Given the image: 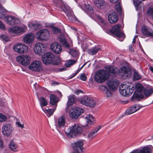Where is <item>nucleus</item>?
<instances>
[{
  "mask_svg": "<svg viewBox=\"0 0 153 153\" xmlns=\"http://www.w3.org/2000/svg\"><path fill=\"white\" fill-rule=\"evenodd\" d=\"M120 27L121 25L120 24L115 25L112 27L110 32L113 34L115 35L116 36L120 38L121 39H120V40L122 41L125 38L126 36L124 33L120 30Z\"/></svg>",
  "mask_w": 153,
  "mask_h": 153,
  "instance_id": "7",
  "label": "nucleus"
},
{
  "mask_svg": "<svg viewBox=\"0 0 153 153\" xmlns=\"http://www.w3.org/2000/svg\"><path fill=\"white\" fill-rule=\"evenodd\" d=\"M120 73L123 74V75H122V77L125 75L126 77H127L130 74L131 69L128 67L123 66L120 68Z\"/></svg>",
  "mask_w": 153,
  "mask_h": 153,
  "instance_id": "26",
  "label": "nucleus"
},
{
  "mask_svg": "<svg viewBox=\"0 0 153 153\" xmlns=\"http://www.w3.org/2000/svg\"><path fill=\"white\" fill-rule=\"evenodd\" d=\"M116 10L118 12H122V8L119 4H117L115 6Z\"/></svg>",
  "mask_w": 153,
  "mask_h": 153,
  "instance_id": "50",
  "label": "nucleus"
},
{
  "mask_svg": "<svg viewBox=\"0 0 153 153\" xmlns=\"http://www.w3.org/2000/svg\"><path fill=\"white\" fill-rule=\"evenodd\" d=\"M118 18L116 13L114 10L110 11L108 14V19L111 23H114L116 22Z\"/></svg>",
  "mask_w": 153,
  "mask_h": 153,
  "instance_id": "18",
  "label": "nucleus"
},
{
  "mask_svg": "<svg viewBox=\"0 0 153 153\" xmlns=\"http://www.w3.org/2000/svg\"><path fill=\"white\" fill-rule=\"evenodd\" d=\"M76 62V60H70L69 61L68 63L70 65H73V64L75 63Z\"/></svg>",
  "mask_w": 153,
  "mask_h": 153,
  "instance_id": "57",
  "label": "nucleus"
},
{
  "mask_svg": "<svg viewBox=\"0 0 153 153\" xmlns=\"http://www.w3.org/2000/svg\"><path fill=\"white\" fill-rule=\"evenodd\" d=\"M100 128V126H99L94 129L91 131L88 134V138L91 139L95 137L97 135V133Z\"/></svg>",
  "mask_w": 153,
  "mask_h": 153,
  "instance_id": "30",
  "label": "nucleus"
},
{
  "mask_svg": "<svg viewBox=\"0 0 153 153\" xmlns=\"http://www.w3.org/2000/svg\"><path fill=\"white\" fill-rule=\"evenodd\" d=\"M100 89L103 92H105L108 89L107 87L104 85H101L99 87Z\"/></svg>",
  "mask_w": 153,
  "mask_h": 153,
  "instance_id": "51",
  "label": "nucleus"
},
{
  "mask_svg": "<svg viewBox=\"0 0 153 153\" xmlns=\"http://www.w3.org/2000/svg\"><path fill=\"white\" fill-rule=\"evenodd\" d=\"M33 34L30 33L27 34L23 38V41L26 44H30L32 43L34 39Z\"/></svg>",
  "mask_w": 153,
  "mask_h": 153,
  "instance_id": "25",
  "label": "nucleus"
},
{
  "mask_svg": "<svg viewBox=\"0 0 153 153\" xmlns=\"http://www.w3.org/2000/svg\"><path fill=\"white\" fill-rule=\"evenodd\" d=\"M134 89V87L133 86L123 84L120 88V94L123 96H128L133 93Z\"/></svg>",
  "mask_w": 153,
  "mask_h": 153,
  "instance_id": "8",
  "label": "nucleus"
},
{
  "mask_svg": "<svg viewBox=\"0 0 153 153\" xmlns=\"http://www.w3.org/2000/svg\"><path fill=\"white\" fill-rule=\"evenodd\" d=\"M119 0H110V1L112 3H115L118 1Z\"/></svg>",
  "mask_w": 153,
  "mask_h": 153,
  "instance_id": "60",
  "label": "nucleus"
},
{
  "mask_svg": "<svg viewBox=\"0 0 153 153\" xmlns=\"http://www.w3.org/2000/svg\"><path fill=\"white\" fill-rule=\"evenodd\" d=\"M41 107L46 106L48 105V102L46 99L44 97H41L38 98Z\"/></svg>",
  "mask_w": 153,
  "mask_h": 153,
  "instance_id": "34",
  "label": "nucleus"
},
{
  "mask_svg": "<svg viewBox=\"0 0 153 153\" xmlns=\"http://www.w3.org/2000/svg\"><path fill=\"white\" fill-rule=\"evenodd\" d=\"M144 93L146 97H149L153 93V88H150L144 89Z\"/></svg>",
  "mask_w": 153,
  "mask_h": 153,
  "instance_id": "36",
  "label": "nucleus"
},
{
  "mask_svg": "<svg viewBox=\"0 0 153 153\" xmlns=\"http://www.w3.org/2000/svg\"><path fill=\"white\" fill-rule=\"evenodd\" d=\"M13 129L11 124H5L2 127V132L4 135L7 136H9L12 133Z\"/></svg>",
  "mask_w": 153,
  "mask_h": 153,
  "instance_id": "12",
  "label": "nucleus"
},
{
  "mask_svg": "<svg viewBox=\"0 0 153 153\" xmlns=\"http://www.w3.org/2000/svg\"><path fill=\"white\" fill-rule=\"evenodd\" d=\"M9 147L10 149L13 151L16 152L17 151V145L13 141L10 142L9 144Z\"/></svg>",
  "mask_w": 153,
  "mask_h": 153,
  "instance_id": "40",
  "label": "nucleus"
},
{
  "mask_svg": "<svg viewBox=\"0 0 153 153\" xmlns=\"http://www.w3.org/2000/svg\"><path fill=\"white\" fill-rule=\"evenodd\" d=\"M82 93L83 91L81 90H78L74 92V93L77 95H78L79 93Z\"/></svg>",
  "mask_w": 153,
  "mask_h": 153,
  "instance_id": "58",
  "label": "nucleus"
},
{
  "mask_svg": "<svg viewBox=\"0 0 153 153\" xmlns=\"http://www.w3.org/2000/svg\"><path fill=\"white\" fill-rule=\"evenodd\" d=\"M136 91L135 92L132 97L131 100L132 101H139L140 99L144 97V96L142 92L143 89V87L140 83H137L135 85Z\"/></svg>",
  "mask_w": 153,
  "mask_h": 153,
  "instance_id": "4",
  "label": "nucleus"
},
{
  "mask_svg": "<svg viewBox=\"0 0 153 153\" xmlns=\"http://www.w3.org/2000/svg\"><path fill=\"white\" fill-rule=\"evenodd\" d=\"M6 23L9 25H14L18 23V19L11 16H5L3 18Z\"/></svg>",
  "mask_w": 153,
  "mask_h": 153,
  "instance_id": "19",
  "label": "nucleus"
},
{
  "mask_svg": "<svg viewBox=\"0 0 153 153\" xmlns=\"http://www.w3.org/2000/svg\"><path fill=\"white\" fill-rule=\"evenodd\" d=\"M65 123V118L64 116H62L58 119L57 127L61 128L64 126Z\"/></svg>",
  "mask_w": 153,
  "mask_h": 153,
  "instance_id": "29",
  "label": "nucleus"
},
{
  "mask_svg": "<svg viewBox=\"0 0 153 153\" xmlns=\"http://www.w3.org/2000/svg\"><path fill=\"white\" fill-rule=\"evenodd\" d=\"M13 49L19 53L23 54L28 51V48L25 45L18 44L14 45Z\"/></svg>",
  "mask_w": 153,
  "mask_h": 153,
  "instance_id": "10",
  "label": "nucleus"
},
{
  "mask_svg": "<svg viewBox=\"0 0 153 153\" xmlns=\"http://www.w3.org/2000/svg\"><path fill=\"white\" fill-rule=\"evenodd\" d=\"M133 3L136 10H137L139 6L142 2L140 0H133Z\"/></svg>",
  "mask_w": 153,
  "mask_h": 153,
  "instance_id": "43",
  "label": "nucleus"
},
{
  "mask_svg": "<svg viewBox=\"0 0 153 153\" xmlns=\"http://www.w3.org/2000/svg\"><path fill=\"white\" fill-rule=\"evenodd\" d=\"M147 14L151 16L153 20V7H150L147 10Z\"/></svg>",
  "mask_w": 153,
  "mask_h": 153,
  "instance_id": "45",
  "label": "nucleus"
},
{
  "mask_svg": "<svg viewBox=\"0 0 153 153\" xmlns=\"http://www.w3.org/2000/svg\"><path fill=\"white\" fill-rule=\"evenodd\" d=\"M42 61L44 64L48 65L52 64L57 65L60 63V60L58 57H55L51 52H48L42 57Z\"/></svg>",
  "mask_w": 153,
  "mask_h": 153,
  "instance_id": "1",
  "label": "nucleus"
},
{
  "mask_svg": "<svg viewBox=\"0 0 153 153\" xmlns=\"http://www.w3.org/2000/svg\"><path fill=\"white\" fill-rule=\"evenodd\" d=\"M42 109L44 112L47 115L48 117L52 115L55 111L54 109H43V108H42Z\"/></svg>",
  "mask_w": 153,
  "mask_h": 153,
  "instance_id": "37",
  "label": "nucleus"
},
{
  "mask_svg": "<svg viewBox=\"0 0 153 153\" xmlns=\"http://www.w3.org/2000/svg\"><path fill=\"white\" fill-rule=\"evenodd\" d=\"M95 6L100 9L105 8L107 5V4L103 0H96L94 1Z\"/></svg>",
  "mask_w": 153,
  "mask_h": 153,
  "instance_id": "27",
  "label": "nucleus"
},
{
  "mask_svg": "<svg viewBox=\"0 0 153 153\" xmlns=\"http://www.w3.org/2000/svg\"><path fill=\"white\" fill-rule=\"evenodd\" d=\"M0 38L2 40L5 42H7L9 40V39L8 36L5 34L2 35L0 36Z\"/></svg>",
  "mask_w": 153,
  "mask_h": 153,
  "instance_id": "46",
  "label": "nucleus"
},
{
  "mask_svg": "<svg viewBox=\"0 0 153 153\" xmlns=\"http://www.w3.org/2000/svg\"><path fill=\"white\" fill-rule=\"evenodd\" d=\"M7 119V117L5 115L0 113V122L5 121Z\"/></svg>",
  "mask_w": 153,
  "mask_h": 153,
  "instance_id": "48",
  "label": "nucleus"
},
{
  "mask_svg": "<svg viewBox=\"0 0 153 153\" xmlns=\"http://www.w3.org/2000/svg\"><path fill=\"white\" fill-rule=\"evenodd\" d=\"M152 149L148 146L144 147L142 149H140L141 153H151Z\"/></svg>",
  "mask_w": 153,
  "mask_h": 153,
  "instance_id": "41",
  "label": "nucleus"
},
{
  "mask_svg": "<svg viewBox=\"0 0 153 153\" xmlns=\"http://www.w3.org/2000/svg\"><path fill=\"white\" fill-rule=\"evenodd\" d=\"M74 95H72L68 97V101L67 104V106H69L74 103Z\"/></svg>",
  "mask_w": 153,
  "mask_h": 153,
  "instance_id": "39",
  "label": "nucleus"
},
{
  "mask_svg": "<svg viewBox=\"0 0 153 153\" xmlns=\"http://www.w3.org/2000/svg\"><path fill=\"white\" fill-rule=\"evenodd\" d=\"M72 146L74 151L78 153H83L85 149L83 147V143L81 141H78L74 143Z\"/></svg>",
  "mask_w": 153,
  "mask_h": 153,
  "instance_id": "14",
  "label": "nucleus"
},
{
  "mask_svg": "<svg viewBox=\"0 0 153 153\" xmlns=\"http://www.w3.org/2000/svg\"><path fill=\"white\" fill-rule=\"evenodd\" d=\"M16 124L18 126V127H21L22 128H23L24 127L23 125L21 124L19 122H16Z\"/></svg>",
  "mask_w": 153,
  "mask_h": 153,
  "instance_id": "56",
  "label": "nucleus"
},
{
  "mask_svg": "<svg viewBox=\"0 0 153 153\" xmlns=\"http://www.w3.org/2000/svg\"><path fill=\"white\" fill-rule=\"evenodd\" d=\"M50 34L46 29L40 30L36 34V39L40 41L47 40L50 39Z\"/></svg>",
  "mask_w": 153,
  "mask_h": 153,
  "instance_id": "5",
  "label": "nucleus"
},
{
  "mask_svg": "<svg viewBox=\"0 0 153 153\" xmlns=\"http://www.w3.org/2000/svg\"><path fill=\"white\" fill-rule=\"evenodd\" d=\"M118 82L115 79H111L107 81V85L111 90L115 91L118 85Z\"/></svg>",
  "mask_w": 153,
  "mask_h": 153,
  "instance_id": "20",
  "label": "nucleus"
},
{
  "mask_svg": "<svg viewBox=\"0 0 153 153\" xmlns=\"http://www.w3.org/2000/svg\"><path fill=\"white\" fill-rule=\"evenodd\" d=\"M52 84L53 85H58L59 83L58 82H53Z\"/></svg>",
  "mask_w": 153,
  "mask_h": 153,
  "instance_id": "63",
  "label": "nucleus"
},
{
  "mask_svg": "<svg viewBox=\"0 0 153 153\" xmlns=\"http://www.w3.org/2000/svg\"><path fill=\"white\" fill-rule=\"evenodd\" d=\"M87 122L86 125L83 126V128L84 129H88L92 124V121L93 120V117L92 115L87 116L85 117Z\"/></svg>",
  "mask_w": 153,
  "mask_h": 153,
  "instance_id": "28",
  "label": "nucleus"
},
{
  "mask_svg": "<svg viewBox=\"0 0 153 153\" xmlns=\"http://www.w3.org/2000/svg\"><path fill=\"white\" fill-rule=\"evenodd\" d=\"M109 76V74L107 71L103 70H100L96 72L94 79L97 82L102 83L106 80Z\"/></svg>",
  "mask_w": 153,
  "mask_h": 153,
  "instance_id": "3",
  "label": "nucleus"
},
{
  "mask_svg": "<svg viewBox=\"0 0 153 153\" xmlns=\"http://www.w3.org/2000/svg\"><path fill=\"white\" fill-rule=\"evenodd\" d=\"M150 70L152 73H153V67H150Z\"/></svg>",
  "mask_w": 153,
  "mask_h": 153,
  "instance_id": "64",
  "label": "nucleus"
},
{
  "mask_svg": "<svg viewBox=\"0 0 153 153\" xmlns=\"http://www.w3.org/2000/svg\"><path fill=\"white\" fill-rule=\"evenodd\" d=\"M141 77L140 75L136 71H134V80H137L141 79Z\"/></svg>",
  "mask_w": 153,
  "mask_h": 153,
  "instance_id": "44",
  "label": "nucleus"
},
{
  "mask_svg": "<svg viewBox=\"0 0 153 153\" xmlns=\"http://www.w3.org/2000/svg\"><path fill=\"white\" fill-rule=\"evenodd\" d=\"M142 105L137 104L133 105L128 108L125 112L126 115H130L138 110L140 108L143 107Z\"/></svg>",
  "mask_w": 153,
  "mask_h": 153,
  "instance_id": "16",
  "label": "nucleus"
},
{
  "mask_svg": "<svg viewBox=\"0 0 153 153\" xmlns=\"http://www.w3.org/2000/svg\"><path fill=\"white\" fill-rule=\"evenodd\" d=\"M63 11L66 14L68 19L71 21H73L74 19V16L72 9L68 6L65 5L62 8Z\"/></svg>",
  "mask_w": 153,
  "mask_h": 153,
  "instance_id": "15",
  "label": "nucleus"
},
{
  "mask_svg": "<svg viewBox=\"0 0 153 153\" xmlns=\"http://www.w3.org/2000/svg\"><path fill=\"white\" fill-rule=\"evenodd\" d=\"M71 53L72 56L73 57H76L79 55V52L77 51L74 50H71Z\"/></svg>",
  "mask_w": 153,
  "mask_h": 153,
  "instance_id": "47",
  "label": "nucleus"
},
{
  "mask_svg": "<svg viewBox=\"0 0 153 153\" xmlns=\"http://www.w3.org/2000/svg\"><path fill=\"white\" fill-rule=\"evenodd\" d=\"M101 50L100 48L97 46H95L92 48L88 50V53L89 54L93 55L96 54L99 51Z\"/></svg>",
  "mask_w": 153,
  "mask_h": 153,
  "instance_id": "33",
  "label": "nucleus"
},
{
  "mask_svg": "<svg viewBox=\"0 0 153 153\" xmlns=\"http://www.w3.org/2000/svg\"><path fill=\"white\" fill-rule=\"evenodd\" d=\"M0 28L2 29L5 30H6V27L0 21Z\"/></svg>",
  "mask_w": 153,
  "mask_h": 153,
  "instance_id": "53",
  "label": "nucleus"
},
{
  "mask_svg": "<svg viewBox=\"0 0 153 153\" xmlns=\"http://www.w3.org/2000/svg\"><path fill=\"white\" fill-rule=\"evenodd\" d=\"M3 148V143L2 140L0 139V150Z\"/></svg>",
  "mask_w": 153,
  "mask_h": 153,
  "instance_id": "59",
  "label": "nucleus"
},
{
  "mask_svg": "<svg viewBox=\"0 0 153 153\" xmlns=\"http://www.w3.org/2000/svg\"><path fill=\"white\" fill-rule=\"evenodd\" d=\"M130 153H141L140 149H138L134 150L132 152Z\"/></svg>",
  "mask_w": 153,
  "mask_h": 153,
  "instance_id": "55",
  "label": "nucleus"
},
{
  "mask_svg": "<svg viewBox=\"0 0 153 153\" xmlns=\"http://www.w3.org/2000/svg\"><path fill=\"white\" fill-rule=\"evenodd\" d=\"M30 57L27 55L19 56H17L16 58L17 62L25 66L30 64Z\"/></svg>",
  "mask_w": 153,
  "mask_h": 153,
  "instance_id": "9",
  "label": "nucleus"
},
{
  "mask_svg": "<svg viewBox=\"0 0 153 153\" xmlns=\"http://www.w3.org/2000/svg\"><path fill=\"white\" fill-rule=\"evenodd\" d=\"M44 48V46L43 43L38 42L35 45L34 51L36 53L40 55L42 53V50Z\"/></svg>",
  "mask_w": 153,
  "mask_h": 153,
  "instance_id": "24",
  "label": "nucleus"
},
{
  "mask_svg": "<svg viewBox=\"0 0 153 153\" xmlns=\"http://www.w3.org/2000/svg\"><path fill=\"white\" fill-rule=\"evenodd\" d=\"M50 48L53 52L57 54H59L62 50L61 45L56 42L52 43L50 45Z\"/></svg>",
  "mask_w": 153,
  "mask_h": 153,
  "instance_id": "17",
  "label": "nucleus"
},
{
  "mask_svg": "<svg viewBox=\"0 0 153 153\" xmlns=\"http://www.w3.org/2000/svg\"><path fill=\"white\" fill-rule=\"evenodd\" d=\"M105 94H106L107 97H110V96H111V93L108 90V89L107 90V91H105Z\"/></svg>",
  "mask_w": 153,
  "mask_h": 153,
  "instance_id": "54",
  "label": "nucleus"
},
{
  "mask_svg": "<svg viewBox=\"0 0 153 153\" xmlns=\"http://www.w3.org/2000/svg\"><path fill=\"white\" fill-rule=\"evenodd\" d=\"M82 128L78 125L75 124L68 128L65 131V133L69 137L72 138L82 133Z\"/></svg>",
  "mask_w": 153,
  "mask_h": 153,
  "instance_id": "2",
  "label": "nucleus"
},
{
  "mask_svg": "<svg viewBox=\"0 0 153 153\" xmlns=\"http://www.w3.org/2000/svg\"><path fill=\"white\" fill-rule=\"evenodd\" d=\"M28 27L30 29L36 30L39 29L40 25L38 24L31 23L29 24Z\"/></svg>",
  "mask_w": 153,
  "mask_h": 153,
  "instance_id": "35",
  "label": "nucleus"
},
{
  "mask_svg": "<svg viewBox=\"0 0 153 153\" xmlns=\"http://www.w3.org/2000/svg\"><path fill=\"white\" fill-rule=\"evenodd\" d=\"M80 78L82 81H85L87 79V76L84 74H82L80 75Z\"/></svg>",
  "mask_w": 153,
  "mask_h": 153,
  "instance_id": "52",
  "label": "nucleus"
},
{
  "mask_svg": "<svg viewBox=\"0 0 153 153\" xmlns=\"http://www.w3.org/2000/svg\"><path fill=\"white\" fill-rule=\"evenodd\" d=\"M100 21L101 22H102V23H104L105 21L102 18L100 17Z\"/></svg>",
  "mask_w": 153,
  "mask_h": 153,
  "instance_id": "61",
  "label": "nucleus"
},
{
  "mask_svg": "<svg viewBox=\"0 0 153 153\" xmlns=\"http://www.w3.org/2000/svg\"><path fill=\"white\" fill-rule=\"evenodd\" d=\"M84 9L85 11L88 14H92L94 13L92 6L88 4H85L84 5Z\"/></svg>",
  "mask_w": 153,
  "mask_h": 153,
  "instance_id": "32",
  "label": "nucleus"
},
{
  "mask_svg": "<svg viewBox=\"0 0 153 153\" xmlns=\"http://www.w3.org/2000/svg\"><path fill=\"white\" fill-rule=\"evenodd\" d=\"M9 32L13 34H18L24 31L23 28L20 27L13 26L9 29Z\"/></svg>",
  "mask_w": 153,
  "mask_h": 153,
  "instance_id": "22",
  "label": "nucleus"
},
{
  "mask_svg": "<svg viewBox=\"0 0 153 153\" xmlns=\"http://www.w3.org/2000/svg\"><path fill=\"white\" fill-rule=\"evenodd\" d=\"M66 68H60L59 69V71H65L66 70Z\"/></svg>",
  "mask_w": 153,
  "mask_h": 153,
  "instance_id": "62",
  "label": "nucleus"
},
{
  "mask_svg": "<svg viewBox=\"0 0 153 153\" xmlns=\"http://www.w3.org/2000/svg\"><path fill=\"white\" fill-rule=\"evenodd\" d=\"M42 64L41 62L37 60L33 62L29 66L28 69L32 71L39 72L42 70Z\"/></svg>",
  "mask_w": 153,
  "mask_h": 153,
  "instance_id": "11",
  "label": "nucleus"
},
{
  "mask_svg": "<svg viewBox=\"0 0 153 153\" xmlns=\"http://www.w3.org/2000/svg\"><path fill=\"white\" fill-rule=\"evenodd\" d=\"M83 112V109L76 107L71 111L70 113V115L71 118L76 119Z\"/></svg>",
  "mask_w": 153,
  "mask_h": 153,
  "instance_id": "13",
  "label": "nucleus"
},
{
  "mask_svg": "<svg viewBox=\"0 0 153 153\" xmlns=\"http://www.w3.org/2000/svg\"><path fill=\"white\" fill-rule=\"evenodd\" d=\"M60 42L64 47L67 48L70 47L69 45L67 42V41L65 39H61Z\"/></svg>",
  "mask_w": 153,
  "mask_h": 153,
  "instance_id": "42",
  "label": "nucleus"
},
{
  "mask_svg": "<svg viewBox=\"0 0 153 153\" xmlns=\"http://www.w3.org/2000/svg\"><path fill=\"white\" fill-rule=\"evenodd\" d=\"M53 31L54 33L56 34L60 33L61 30L58 27H54L53 28Z\"/></svg>",
  "mask_w": 153,
  "mask_h": 153,
  "instance_id": "49",
  "label": "nucleus"
},
{
  "mask_svg": "<svg viewBox=\"0 0 153 153\" xmlns=\"http://www.w3.org/2000/svg\"><path fill=\"white\" fill-rule=\"evenodd\" d=\"M79 101L82 104L91 107H94L96 105L95 101L92 98L87 96L82 97Z\"/></svg>",
  "mask_w": 153,
  "mask_h": 153,
  "instance_id": "6",
  "label": "nucleus"
},
{
  "mask_svg": "<svg viewBox=\"0 0 153 153\" xmlns=\"http://www.w3.org/2000/svg\"><path fill=\"white\" fill-rule=\"evenodd\" d=\"M50 103L53 105H56L59 101L58 98L53 94L50 95Z\"/></svg>",
  "mask_w": 153,
  "mask_h": 153,
  "instance_id": "31",
  "label": "nucleus"
},
{
  "mask_svg": "<svg viewBox=\"0 0 153 153\" xmlns=\"http://www.w3.org/2000/svg\"><path fill=\"white\" fill-rule=\"evenodd\" d=\"M105 68L106 71L112 74L113 75L116 76L120 73V70L115 66H111L109 65L106 66Z\"/></svg>",
  "mask_w": 153,
  "mask_h": 153,
  "instance_id": "23",
  "label": "nucleus"
},
{
  "mask_svg": "<svg viewBox=\"0 0 153 153\" xmlns=\"http://www.w3.org/2000/svg\"><path fill=\"white\" fill-rule=\"evenodd\" d=\"M6 12V10L2 5H0V18L1 19H2L4 17Z\"/></svg>",
  "mask_w": 153,
  "mask_h": 153,
  "instance_id": "38",
  "label": "nucleus"
},
{
  "mask_svg": "<svg viewBox=\"0 0 153 153\" xmlns=\"http://www.w3.org/2000/svg\"><path fill=\"white\" fill-rule=\"evenodd\" d=\"M141 30L143 34L146 36L153 37V31L150 28L143 26L142 27Z\"/></svg>",
  "mask_w": 153,
  "mask_h": 153,
  "instance_id": "21",
  "label": "nucleus"
}]
</instances>
